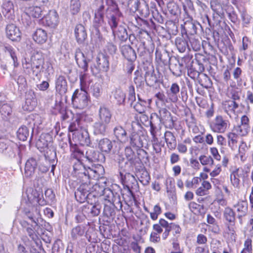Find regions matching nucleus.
I'll list each match as a JSON object with an SVG mask.
<instances>
[{"label": "nucleus", "instance_id": "7", "mask_svg": "<svg viewBox=\"0 0 253 253\" xmlns=\"http://www.w3.org/2000/svg\"><path fill=\"white\" fill-rule=\"evenodd\" d=\"M210 126L211 130L214 132L224 133L230 127V123L222 116L217 115L211 122Z\"/></svg>", "mask_w": 253, "mask_h": 253}, {"label": "nucleus", "instance_id": "30", "mask_svg": "<svg viewBox=\"0 0 253 253\" xmlns=\"http://www.w3.org/2000/svg\"><path fill=\"white\" fill-rule=\"evenodd\" d=\"M75 35L79 43L83 42L87 37L84 27L82 24H78L75 29Z\"/></svg>", "mask_w": 253, "mask_h": 253}, {"label": "nucleus", "instance_id": "51", "mask_svg": "<svg viewBox=\"0 0 253 253\" xmlns=\"http://www.w3.org/2000/svg\"><path fill=\"white\" fill-rule=\"evenodd\" d=\"M90 92L95 98H99L102 93L101 85L100 84L96 83L90 86Z\"/></svg>", "mask_w": 253, "mask_h": 253}, {"label": "nucleus", "instance_id": "45", "mask_svg": "<svg viewBox=\"0 0 253 253\" xmlns=\"http://www.w3.org/2000/svg\"><path fill=\"white\" fill-rule=\"evenodd\" d=\"M145 81L148 86H152L158 82V79L153 72H148L146 73Z\"/></svg>", "mask_w": 253, "mask_h": 253}, {"label": "nucleus", "instance_id": "38", "mask_svg": "<svg viewBox=\"0 0 253 253\" xmlns=\"http://www.w3.org/2000/svg\"><path fill=\"white\" fill-rule=\"evenodd\" d=\"M155 55L156 60L157 62L159 63H162L164 65H167L169 63L170 58L168 52L164 51L162 52L157 49L155 52Z\"/></svg>", "mask_w": 253, "mask_h": 253}, {"label": "nucleus", "instance_id": "31", "mask_svg": "<svg viewBox=\"0 0 253 253\" xmlns=\"http://www.w3.org/2000/svg\"><path fill=\"white\" fill-rule=\"evenodd\" d=\"M143 136L133 132L129 136V143L132 147L141 148L143 146Z\"/></svg>", "mask_w": 253, "mask_h": 253}, {"label": "nucleus", "instance_id": "35", "mask_svg": "<svg viewBox=\"0 0 253 253\" xmlns=\"http://www.w3.org/2000/svg\"><path fill=\"white\" fill-rule=\"evenodd\" d=\"M42 9L40 6H32L25 8L26 15L32 16L34 18H39L42 16Z\"/></svg>", "mask_w": 253, "mask_h": 253}, {"label": "nucleus", "instance_id": "28", "mask_svg": "<svg viewBox=\"0 0 253 253\" xmlns=\"http://www.w3.org/2000/svg\"><path fill=\"white\" fill-rule=\"evenodd\" d=\"M33 38L34 40L39 44L45 43L47 39L46 31L42 28L37 29L34 32Z\"/></svg>", "mask_w": 253, "mask_h": 253}, {"label": "nucleus", "instance_id": "14", "mask_svg": "<svg viewBox=\"0 0 253 253\" xmlns=\"http://www.w3.org/2000/svg\"><path fill=\"white\" fill-rule=\"evenodd\" d=\"M42 20L45 25L51 28H55L58 23V14L54 10H50Z\"/></svg>", "mask_w": 253, "mask_h": 253}, {"label": "nucleus", "instance_id": "13", "mask_svg": "<svg viewBox=\"0 0 253 253\" xmlns=\"http://www.w3.org/2000/svg\"><path fill=\"white\" fill-rule=\"evenodd\" d=\"M5 32L7 37L13 41H18L21 39V33L19 28L13 24L6 26Z\"/></svg>", "mask_w": 253, "mask_h": 253}, {"label": "nucleus", "instance_id": "63", "mask_svg": "<svg viewBox=\"0 0 253 253\" xmlns=\"http://www.w3.org/2000/svg\"><path fill=\"white\" fill-rule=\"evenodd\" d=\"M150 132L152 136H157L159 129L157 127L156 124L153 120L152 117H151V121L150 122Z\"/></svg>", "mask_w": 253, "mask_h": 253}, {"label": "nucleus", "instance_id": "27", "mask_svg": "<svg viewBox=\"0 0 253 253\" xmlns=\"http://www.w3.org/2000/svg\"><path fill=\"white\" fill-rule=\"evenodd\" d=\"M75 57L79 67L82 68L84 72L87 71L88 69L87 61L84 54L80 49L76 50Z\"/></svg>", "mask_w": 253, "mask_h": 253}, {"label": "nucleus", "instance_id": "36", "mask_svg": "<svg viewBox=\"0 0 253 253\" xmlns=\"http://www.w3.org/2000/svg\"><path fill=\"white\" fill-rule=\"evenodd\" d=\"M8 145L4 151L5 154L9 157H14L16 153H20V149L17 145L13 142L7 141Z\"/></svg>", "mask_w": 253, "mask_h": 253}, {"label": "nucleus", "instance_id": "54", "mask_svg": "<svg viewBox=\"0 0 253 253\" xmlns=\"http://www.w3.org/2000/svg\"><path fill=\"white\" fill-rule=\"evenodd\" d=\"M82 120L80 117H77L75 121L69 126V129L70 131L78 130L80 128H82Z\"/></svg>", "mask_w": 253, "mask_h": 253}, {"label": "nucleus", "instance_id": "62", "mask_svg": "<svg viewBox=\"0 0 253 253\" xmlns=\"http://www.w3.org/2000/svg\"><path fill=\"white\" fill-rule=\"evenodd\" d=\"M159 223L162 227L165 229V231H167L168 233L171 231L172 223H169L167 221L162 218L159 220Z\"/></svg>", "mask_w": 253, "mask_h": 253}, {"label": "nucleus", "instance_id": "3", "mask_svg": "<svg viewBox=\"0 0 253 253\" xmlns=\"http://www.w3.org/2000/svg\"><path fill=\"white\" fill-rule=\"evenodd\" d=\"M126 173L124 175L122 172H120L122 183L124 185V188L126 190L127 196L130 200L132 198H134V195L132 192L133 190H137L138 188V182L135 177L129 171H126Z\"/></svg>", "mask_w": 253, "mask_h": 253}, {"label": "nucleus", "instance_id": "12", "mask_svg": "<svg viewBox=\"0 0 253 253\" xmlns=\"http://www.w3.org/2000/svg\"><path fill=\"white\" fill-rule=\"evenodd\" d=\"M104 6H100L97 9V11L95 13L94 21H93V27L95 28V32L97 35L100 36L99 28H104V21L103 19L104 13H103Z\"/></svg>", "mask_w": 253, "mask_h": 253}, {"label": "nucleus", "instance_id": "4", "mask_svg": "<svg viewBox=\"0 0 253 253\" xmlns=\"http://www.w3.org/2000/svg\"><path fill=\"white\" fill-rule=\"evenodd\" d=\"M89 102L87 93L82 88L77 89L72 97V103L74 108L84 109L88 105Z\"/></svg>", "mask_w": 253, "mask_h": 253}, {"label": "nucleus", "instance_id": "46", "mask_svg": "<svg viewBox=\"0 0 253 253\" xmlns=\"http://www.w3.org/2000/svg\"><path fill=\"white\" fill-rule=\"evenodd\" d=\"M139 101L133 102L132 105L134 110L140 114H142L145 112L146 109V101L141 100L138 97Z\"/></svg>", "mask_w": 253, "mask_h": 253}, {"label": "nucleus", "instance_id": "22", "mask_svg": "<svg viewBox=\"0 0 253 253\" xmlns=\"http://www.w3.org/2000/svg\"><path fill=\"white\" fill-rule=\"evenodd\" d=\"M99 121L108 125L112 118V114L108 108L104 106H101L98 111Z\"/></svg>", "mask_w": 253, "mask_h": 253}, {"label": "nucleus", "instance_id": "43", "mask_svg": "<svg viewBox=\"0 0 253 253\" xmlns=\"http://www.w3.org/2000/svg\"><path fill=\"white\" fill-rule=\"evenodd\" d=\"M175 45L178 51L181 53L185 52L188 47L187 41L183 37L176 38Z\"/></svg>", "mask_w": 253, "mask_h": 253}, {"label": "nucleus", "instance_id": "53", "mask_svg": "<svg viewBox=\"0 0 253 253\" xmlns=\"http://www.w3.org/2000/svg\"><path fill=\"white\" fill-rule=\"evenodd\" d=\"M72 157L74 158L73 160H79L82 161V158L84 157V152L81 150L76 146L72 148Z\"/></svg>", "mask_w": 253, "mask_h": 253}, {"label": "nucleus", "instance_id": "39", "mask_svg": "<svg viewBox=\"0 0 253 253\" xmlns=\"http://www.w3.org/2000/svg\"><path fill=\"white\" fill-rule=\"evenodd\" d=\"M0 112L4 120H7L11 115L12 109L11 106L4 101H0Z\"/></svg>", "mask_w": 253, "mask_h": 253}, {"label": "nucleus", "instance_id": "59", "mask_svg": "<svg viewBox=\"0 0 253 253\" xmlns=\"http://www.w3.org/2000/svg\"><path fill=\"white\" fill-rule=\"evenodd\" d=\"M102 196H104L105 200L108 201L109 202H114L113 193L112 191L107 187L105 189V190L103 191V194H102Z\"/></svg>", "mask_w": 253, "mask_h": 253}, {"label": "nucleus", "instance_id": "32", "mask_svg": "<svg viewBox=\"0 0 253 253\" xmlns=\"http://www.w3.org/2000/svg\"><path fill=\"white\" fill-rule=\"evenodd\" d=\"M164 136L168 148L170 150H174L176 147V140L174 134L169 131H167Z\"/></svg>", "mask_w": 253, "mask_h": 253}, {"label": "nucleus", "instance_id": "8", "mask_svg": "<svg viewBox=\"0 0 253 253\" xmlns=\"http://www.w3.org/2000/svg\"><path fill=\"white\" fill-rule=\"evenodd\" d=\"M159 120V124H164L167 127L172 128L174 126V121L170 112L165 108H160L158 113H154Z\"/></svg>", "mask_w": 253, "mask_h": 253}, {"label": "nucleus", "instance_id": "19", "mask_svg": "<svg viewBox=\"0 0 253 253\" xmlns=\"http://www.w3.org/2000/svg\"><path fill=\"white\" fill-rule=\"evenodd\" d=\"M43 146L42 147L43 151L44 152V156L46 159L48 160L49 162H55L56 160V152L55 148L52 145H48L46 143L43 144Z\"/></svg>", "mask_w": 253, "mask_h": 253}, {"label": "nucleus", "instance_id": "49", "mask_svg": "<svg viewBox=\"0 0 253 253\" xmlns=\"http://www.w3.org/2000/svg\"><path fill=\"white\" fill-rule=\"evenodd\" d=\"M81 190L79 188L77 189V191L75 192V196L77 201L81 203H83L86 200L89 194Z\"/></svg>", "mask_w": 253, "mask_h": 253}, {"label": "nucleus", "instance_id": "25", "mask_svg": "<svg viewBox=\"0 0 253 253\" xmlns=\"http://www.w3.org/2000/svg\"><path fill=\"white\" fill-rule=\"evenodd\" d=\"M113 133L116 139L120 142L125 143L128 141L127 133L122 126H115L113 129Z\"/></svg>", "mask_w": 253, "mask_h": 253}, {"label": "nucleus", "instance_id": "18", "mask_svg": "<svg viewBox=\"0 0 253 253\" xmlns=\"http://www.w3.org/2000/svg\"><path fill=\"white\" fill-rule=\"evenodd\" d=\"M2 12L7 20L11 21L15 19L14 10L13 3L7 1L3 3Z\"/></svg>", "mask_w": 253, "mask_h": 253}, {"label": "nucleus", "instance_id": "29", "mask_svg": "<svg viewBox=\"0 0 253 253\" xmlns=\"http://www.w3.org/2000/svg\"><path fill=\"white\" fill-rule=\"evenodd\" d=\"M189 59V57H184L182 58L181 62L177 61V64H171L169 69L172 74L176 77L180 76L182 74V67L183 66V62H185L187 60Z\"/></svg>", "mask_w": 253, "mask_h": 253}, {"label": "nucleus", "instance_id": "64", "mask_svg": "<svg viewBox=\"0 0 253 253\" xmlns=\"http://www.w3.org/2000/svg\"><path fill=\"white\" fill-rule=\"evenodd\" d=\"M150 177L146 171H143L142 173V176L140 177V181L143 185H147L150 181Z\"/></svg>", "mask_w": 253, "mask_h": 253}, {"label": "nucleus", "instance_id": "24", "mask_svg": "<svg viewBox=\"0 0 253 253\" xmlns=\"http://www.w3.org/2000/svg\"><path fill=\"white\" fill-rule=\"evenodd\" d=\"M197 25H200L199 23L193 21L192 19H188L184 22L182 25L187 34L194 35L197 33Z\"/></svg>", "mask_w": 253, "mask_h": 253}, {"label": "nucleus", "instance_id": "20", "mask_svg": "<svg viewBox=\"0 0 253 253\" xmlns=\"http://www.w3.org/2000/svg\"><path fill=\"white\" fill-rule=\"evenodd\" d=\"M99 177H93L90 176L89 175H87L86 179L85 178H81L79 179V180H80V182L81 183L79 188H80V189H81V190H83L88 193V194L91 193L92 184L91 183L90 179H97Z\"/></svg>", "mask_w": 253, "mask_h": 253}, {"label": "nucleus", "instance_id": "50", "mask_svg": "<svg viewBox=\"0 0 253 253\" xmlns=\"http://www.w3.org/2000/svg\"><path fill=\"white\" fill-rule=\"evenodd\" d=\"M202 181V179L199 177H194L191 180H187L185 181V186L188 188H196Z\"/></svg>", "mask_w": 253, "mask_h": 253}, {"label": "nucleus", "instance_id": "26", "mask_svg": "<svg viewBox=\"0 0 253 253\" xmlns=\"http://www.w3.org/2000/svg\"><path fill=\"white\" fill-rule=\"evenodd\" d=\"M123 55L129 61H134L136 58L134 50L129 45H124L121 48Z\"/></svg>", "mask_w": 253, "mask_h": 253}, {"label": "nucleus", "instance_id": "10", "mask_svg": "<svg viewBox=\"0 0 253 253\" xmlns=\"http://www.w3.org/2000/svg\"><path fill=\"white\" fill-rule=\"evenodd\" d=\"M7 56H10L13 60L14 67L18 65L17 62V52L11 45L5 44L0 45V58L4 59Z\"/></svg>", "mask_w": 253, "mask_h": 253}, {"label": "nucleus", "instance_id": "41", "mask_svg": "<svg viewBox=\"0 0 253 253\" xmlns=\"http://www.w3.org/2000/svg\"><path fill=\"white\" fill-rule=\"evenodd\" d=\"M79 143L81 145H87L90 143L89 134L85 129L81 130L78 134Z\"/></svg>", "mask_w": 253, "mask_h": 253}, {"label": "nucleus", "instance_id": "55", "mask_svg": "<svg viewBox=\"0 0 253 253\" xmlns=\"http://www.w3.org/2000/svg\"><path fill=\"white\" fill-rule=\"evenodd\" d=\"M239 169L233 171L230 174V181L232 185L235 187H238L240 184Z\"/></svg>", "mask_w": 253, "mask_h": 253}, {"label": "nucleus", "instance_id": "17", "mask_svg": "<svg viewBox=\"0 0 253 253\" xmlns=\"http://www.w3.org/2000/svg\"><path fill=\"white\" fill-rule=\"evenodd\" d=\"M85 158L89 162H103L105 161V157L102 153L96 151L93 149L91 148L86 150Z\"/></svg>", "mask_w": 253, "mask_h": 253}, {"label": "nucleus", "instance_id": "11", "mask_svg": "<svg viewBox=\"0 0 253 253\" xmlns=\"http://www.w3.org/2000/svg\"><path fill=\"white\" fill-rule=\"evenodd\" d=\"M250 120L246 115H243L241 118L240 124L234 127L236 132L241 135L246 136L250 131Z\"/></svg>", "mask_w": 253, "mask_h": 253}, {"label": "nucleus", "instance_id": "6", "mask_svg": "<svg viewBox=\"0 0 253 253\" xmlns=\"http://www.w3.org/2000/svg\"><path fill=\"white\" fill-rule=\"evenodd\" d=\"M91 68L94 75L107 72L109 69V57L102 53H99L96 58V64Z\"/></svg>", "mask_w": 253, "mask_h": 253}, {"label": "nucleus", "instance_id": "2", "mask_svg": "<svg viewBox=\"0 0 253 253\" xmlns=\"http://www.w3.org/2000/svg\"><path fill=\"white\" fill-rule=\"evenodd\" d=\"M121 14L116 12L108 17V22L115 37H117L120 40L125 41L128 35L124 26L121 24L120 17Z\"/></svg>", "mask_w": 253, "mask_h": 253}, {"label": "nucleus", "instance_id": "23", "mask_svg": "<svg viewBox=\"0 0 253 253\" xmlns=\"http://www.w3.org/2000/svg\"><path fill=\"white\" fill-rule=\"evenodd\" d=\"M233 207L236 210L238 218H241L247 214L248 204L247 201L240 200L234 205Z\"/></svg>", "mask_w": 253, "mask_h": 253}, {"label": "nucleus", "instance_id": "34", "mask_svg": "<svg viewBox=\"0 0 253 253\" xmlns=\"http://www.w3.org/2000/svg\"><path fill=\"white\" fill-rule=\"evenodd\" d=\"M179 90V86L176 83H173L170 86L169 90L168 92V95L172 102H176L178 100Z\"/></svg>", "mask_w": 253, "mask_h": 253}, {"label": "nucleus", "instance_id": "58", "mask_svg": "<svg viewBox=\"0 0 253 253\" xmlns=\"http://www.w3.org/2000/svg\"><path fill=\"white\" fill-rule=\"evenodd\" d=\"M199 161L202 165H212L213 160L210 156L202 155L200 156Z\"/></svg>", "mask_w": 253, "mask_h": 253}, {"label": "nucleus", "instance_id": "57", "mask_svg": "<svg viewBox=\"0 0 253 253\" xmlns=\"http://www.w3.org/2000/svg\"><path fill=\"white\" fill-rule=\"evenodd\" d=\"M227 138L229 146L233 147L237 142V135L233 132H229L227 135Z\"/></svg>", "mask_w": 253, "mask_h": 253}, {"label": "nucleus", "instance_id": "47", "mask_svg": "<svg viewBox=\"0 0 253 253\" xmlns=\"http://www.w3.org/2000/svg\"><path fill=\"white\" fill-rule=\"evenodd\" d=\"M29 134L28 128L26 126H21L17 131V136L18 139L21 141H25Z\"/></svg>", "mask_w": 253, "mask_h": 253}, {"label": "nucleus", "instance_id": "60", "mask_svg": "<svg viewBox=\"0 0 253 253\" xmlns=\"http://www.w3.org/2000/svg\"><path fill=\"white\" fill-rule=\"evenodd\" d=\"M135 75L134 82L136 85V87H141L144 84L143 78L141 75H139L138 71L135 72Z\"/></svg>", "mask_w": 253, "mask_h": 253}, {"label": "nucleus", "instance_id": "33", "mask_svg": "<svg viewBox=\"0 0 253 253\" xmlns=\"http://www.w3.org/2000/svg\"><path fill=\"white\" fill-rule=\"evenodd\" d=\"M92 128L94 134L105 135L108 128V125L98 121L94 123Z\"/></svg>", "mask_w": 253, "mask_h": 253}, {"label": "nucleus", "instance_id": "48", "mask_svg": "<svg viewBox=\"0 0 253 253\" xmlns=\"http://www.w3.org/2000/svg\"><path fill=\"white\" fill-rule=\"evenodd\" d=\"M81 8L80 0H71L70 10L72 14L76 15L79 12Z\"/></svg>", "mask_w": 253, "mask_h": 253}, {"label": "nucleus", "instance_id": "16", "mask_svg": "<svg viewBox=\"0 0 253 253\" xmlns=\"http://www.w3.org/2000/svg\"><path fill=\"white\" fill-rule=\"evenodd\" d=\"M108 186L107 179L104 177H101L97 183L92 184V193L95 192L96 196H101Z\"/></svg>", "mask_w": 253, "mask_h": 253}, {"label": "nucleus", "instance_id": "42", "mask_svg": "<svg viewBox=\"0 0 253 253\" xmlns=\"http://www.w3.org/2000/svg\"><path fill=\"white\" fill-rule=\"evenodd\" d=\"M223 216L227 221L230 223L231 225L234 224L235 221V213L231 208L227 207L224 209Z\"/></svg>", "mask_w": 253, "mask_h": 253}, {"label": "nucleus", "instance_id": "44", "mask_svg": "<svg viewBox=\"0 0 253 253\" xmlns=\"http://www.w3.org/2000/svg\"><path fill=\"white\" fill-rule=\"evenodd\" d=\"M239 107V104L235 101L228 100L224 104L225 111L230 116L229 112L235 113V110Z\"/></svg>", "mask_w": 253, "mask_h": 253}, {"label": "nucleus", "instance_id": "40", "mask_svg": "<svg viewBox=\"0 0 253 253\" xmlns=\"http://www.w3.org/2000/svg\"><path fill=\"white\" fill-rule=\"evenodd\" d=\"M35 96L34 93L32 92H29L26 95L25 104L28 106L27 109L29 111L33 110L37 105V101Z\"/></svg>", "mask_w": 253, "mask_h": 253}, {"label": "nucleus", "instance_id": "37", "mask_svg": "<svg viewBox=\"0 0 253 253\" xmlns=\"http://www.w3.org/2000/svg\"><path fill=\"white\" fill-rule=\"evenodd\" d=\"M98 147L102 152L109 153L113 147V143L109 139L105 138L101 139L98 143Z\"/></svg>", "mask_w": 253, "mask_h": 253}, {"label": "nucleus", "instance_id": "61", "mask_svg": "<svg viewBox=\"0 0 253 253\" xmlns=\"http://www.w3.org/2000/svg\"><path fill=\"white\" fill-rule=\"evenodd\" d=\"M26 230L28 236L32 240L36 241L38 239L37 233L32 228V226H31L30 227H27Z\"/></svg>", "mask_w": 253, "mask_h": 253}, {"label": "nucleus", "instance_id": "56", "mask_svg": "<svg viewBox=\"0 0 253 253\" xmlns=\"http://www.w3.org/2000/svg\"><path fill=\"white\" fill-rule=\"evenodd\" d=\"M189 208L191 211L195 214H199L201 213V210H204L203 206L194 202H191L189 204Z\"/></svg>", "mask_w": 253, "mask_h": 253}, {"label": "nucleus", "instance_id": "9", "mask_svg": "<svg viewBox=\"0 0 253 253\" xmlns=\"http://www.w3.org/2000/svg\"><path fill=\"white\" fill-rule=\"evenodd\" d=\"M31 57L33 74L38 76L40 72H43L44 60L41 52H36Z\"/></svg>", "mask_w": 253, "mask_h": 253}, {"label": "nucleus", "instance_id": "21", "mask_svg": "<svg viewBox=\"0 0 253 253\" xmlns=\"http://www.w3.org/2000/svg\"><path fill=\"white\" fill-rule=\"evenodd\" d=\"M37 162L34 158H29L26 162L25 166V175L26 177L33 176L36 170Z\"/></svg>", "mask_w": 253, "mask_h": 253}, {"label": "nucleus", "instance_id": "52", "mask_svg": "<svg viewBox=\"0 0 253 253\" xmlns=\"http://www.w3.org/2000/svg\"><path fill=\"white\" fill-rule=\"evenodd\" d=\"M84 228L81 226H77L72 230L71 237L73 239L76 240L82 237L84 234Z\"/></svg>", "mask_w": 253, "mask_h": 253}, {"label": "nucleus", "instance_id": "15", "mask_svg": "<svg viewBox=\"0 0 253 253\" xmlns=\"http://www.w3.org/2000/svg\"><path fill=\"white\" fill-rule=\"evenodd\" d=\"M55 89L60 95L66 94L68 90V83L66 78L62 75L56 77Z\"/></svg>", "mask_w": 253, "mask_h": 253}, {"label": "nucleus", "instance_id": "1", "mask_svg": "<svg viewBox=\"0 0 253 253\" xmlns=\"http://www.w3.org/2000/svg\"><path fill=\"white\" fill-rule=\"evenodd\" d=\"M74 174L78 179L81 178H86L87 175L93 177H99L102 174L104 169L102 166L99 165L95 169L88 167L86 168L83 164L82 161L79 160H73Z\"/></svg>", "mask_w": 253, "mask_h": 253}, {"label": "nucleus", "instance_id": "5", "mask_svg": "<svg viewBox=\"0 0 253 253\" xmlns=\"http://www.w3.org/2000/svg\"><path fill=\"white\" fill-rule=\"evenodd\" d=\"M125 152L126 160L124 158L119 159V167L124 171H130L134 163V153L130 147H126Z\"/></svg>", "mask_w": 253, "mask_h": 253}]
</instances>
